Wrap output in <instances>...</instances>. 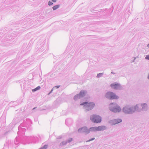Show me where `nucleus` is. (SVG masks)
Masks as SVG:
<instances>
[{
    "mask_svg": "<svg viewBox=\"0 0 149 149\" xmlns=\"http://www.w3.org/2000/svg\"><path fill=\"white\" fill-rule=\"evenodd\" d=\"M86 92L84 91H81L79 93L77 94L74 97V99L76 100L78 99H79L81 97L84 96L86 94Z\"/></svg>",
    "mask_w": 149,
    "mask_h": 149,
    "instance_id": "0eeeda50",
    "label": "nucleus"
},
{
    "mask_svg": "<svg viewBox=\"0 0 149 149\" xmlns=\"http://www.w3.org/2000/svg\"><path fill=\"white\" fill-rule=\"evenodd\" d=\"M145 58L146 59L149 60V54L146 55Z\"/></svg>",
    "mask_w": 149,
    "mask_h": 149,
    "instance_id": "4468645a",
    "label": "nucleus"
},
{
    "mask_svg": "<svg viewBox=\"0 0 149 149\" xmlns=\"http://www.w3.org/2000/svg\"><path fill=\"white\" fill-rule=\"evenodd\" d=\"M148 79H149V75L148 76Z\"/></svg>",
    "mask_w": 149,
    "mask_h": 149,
    "instance_id": "412c9836",
    "label": "nucleus"
},
{
    "mask_svg": "<svg viewBox=\"0 0 149 149\" xmlns=\"http://www.w3.org/2000/svg\"><path fill=\"white\" fill-rule=\"evenodd\" d=\"M72 138H70L69 139V142H70L71 141H72Z\"/></svg>",
    "mask_w": 149,
    "mask_h": 149,
    "instance_id": "f3484780",
    "label": "nucleus"
},
{
    "mask_svg": "<svg viewBox=\"0 0 149 149\" xmlns=\"http://www.w3.org/2000/svg\"><path fill=\"white\" fill-rule=\"evenodd\" d=\"M142 107V109H143L147 107V105L146 104H143L141 105H136L134 107L128 108L125 107L123 109V111L126 114L131 113L134 112L136 110H138L139 107Z\"/></svg>",
    "mask_w": 149,
    "mask_h": 149,
    "instance_id": "f257e3e1",
    "label": "nucleus"
},
{
    "mask_svg": "<svg viewBox=\"0 0 149 149\" xmlns=\"http://www.w3.org/2000/svg\"><path fill=\"white\" fill-rule=\"evenodd\" d=\"M53 4V3L52 2H51L50 1H49V3H48L49 5L51 6V5H52Z\"/></svg>",
    "mask_w": 149,
    "mask_h": 149,
    "instance_id": "2eb2a0df",
    "label": "nucleus"
},
{
    "mask_svg": "<svg viewBox=\"0 0 149 149\" xmlns=\"http://www.w3.org/2000/svg\"><path fill=\"white\" fill-rule=\"evenodd\" d=\"M59 5H55V6H54L52 8L54 10H56V9H57V8H59Z\"/></svg>",
    "mask_w": 149,
    "mask_h": 149,
    "instance_id": "f8f14e48",
    "label": "nucleus"
},
{
    "mask_svg": "<svg viewBox=\"0 0 149 149\" xmlns=\"http://www.w3.org/2000/svg\"><path fill=\"white\" fill-rule=\"evenodd\" d=\"M107 97L110 99H117L118 98V97L115 94L112 92H107L106 95Z\"/></svg>",
    "mask_w": 149,
    "mask_h": 149,
    "instance_id": "39448f33",
    "label": "nucleus"
},
{
    "mask_svg": "<svg viewBox=\"0 0 149 149\" xmlns=\"http://www.w3.org/2000/svg\"><path fill=\"white\" fill-rule=\"evenodd\" d=\"M110 86L111 88L114 89H118L120 88V86L118 83H114L112 84Z\"/></svg>",
    "mask_w": 149,
    "mask_h": 149,
    "instance_id": "1a4fd4ad",
    "label": "nucleus"
},
{
    "mask_svg": "<svg viewBox=\"0 0 149 149\" xmlns=\"http://www.w3.org/2000/svg\"><path fill=\"white\" fill-rule=\"evenodd\" d=\"M91 120L94 123H98L101 121V118L96 115H93L90 117Z\"/></svg>",
    "mask_w": 149,
    "mask_h": 149,
    "instance_id": "20e7f679",
    "label": "nucleus"
},
{
    "mask_svg": "<svg viewBox=\"0 0 149 149\" xmlns=\"http://www.w3.org/2000/svg\"><path fill=\"white\" fill-rule=\"evenodd\" d=\"M105 127L104 126H99L98 127H91L90 129V132H96L97 131H101L104 130Z\"/></svg>",
    "mask_w": 149,
    "mask_h": 149,
    "instance_id": "423d86ee",
    "label": "nucleus"
},
{
    "mask_svg": "<svg viewBox=\"0 0 149 149\" xmlns=\"http://www.w3.org/2000/svg\"><path fill=\"white\" fill-rule=\"evenodd\" d=\"M81 105H84L85 107L87 110L89 111L93 109L95 106V104L93 102H85L80 104Z\"/></svg>",
    "mask_w": 149,
    "mask_h": 149,
    "instance_id": "f03ea898",
    "label": "nucleus"
},
{
    "mask_svg": "<svg viewBox=\"0 0 149 149\" xmlns=\"http://www.w3.org/2000/svg\"><path fill=\"white\" fill-rule=\"evenodd\" d=\"M102 73H99V74H98L97 77H100L102 75Z\"/></svg>",
    "mask_w": 149,
    "mask_h": 149,
    "instance_id": "ddd939ff",
    "label": "nucleus"
},
{
    "mask_svg": "<svg viewBox=\"0 0 149 149\" xmlns=\"http://www.w3.org/2000/svg\"><path fill=\"white\" fill-rule=\"evenodd\" d=\"M59 86H55V87H56L57 88H58Z\"/></svg>",
    "mask_w": 149,
    "mask_h": 149,
    "instance_id": "6ab92c4d",
    "label": "nucleus"
},
{
    "mask_svg": "<svg viewBox=\"0 0 149 149\" xmlns=\"http://www.w3.org/2000/svg\"><path fill=\"white\" fill-rule=\"evenodd\" d=\"M110 110L114 112H119L121 110L120 107L116 104L111 103L110 104Z\"/></svg>",
    "mask_w": 149,
    "mask_h": 149,
    "instance_id": "7ed1b4c3",
    "label": "nucleus"
},
{
    "mask_svg": "<svg viewBox=\"0 0 149 149\" xmlns=\"http://www.w3.org/2000/svg\"><path fill=\"white\" fill-rule=\"evenodd\" d=\"M40 88V86H38L35 89H33L32 90L33 92H34L37 91L38 90H39Z\"/></svg>",
    "mask_w": 149,
    "mask_h": 149,
    "instance_id": "9b49d317",
    "label": "nucleus"
},
{
    "mask_svg": "<svg viewBox=\"0 0 149 149\" xmlns=\"http://www.w3.org/2000/svg\"><path fill=\"white\" fill-rule=\"evenodd\" d=\"M122 121V120L120 119H114L111 122V123L112 125H114Z\"/></svg>",
    "mask_w": 149,
    "mask_h": 149,
    "instance_id": "9d476101",
    "label": "nucleus"
},
{
    "mask_svg": "<svg viewBox=\"0 0 149 149\" xmlns=\"http://www.w3.org/2000/svg\"><path fill=\"white\" fill-rule=\"evenodd\" d=\"M147 46H148V47H149V44Z\"/></svg>",
    "mask_w": 149,
    "mask_h": 149,
    "instance_id": "aec40b11",
    "label": "nucleus"
},
{
    "mask_svg": "<svg viewBox=\"0 0 149 149\" xmlns=\"http://www.w3.org/2000/svg\"><path fill=\"white\" fill-rule=\"evenodd\" d=\"M52 1L54 2H56V0H52Z\"/></svg>",
    "mask_w": 149,
    "mask_h": 149,
    "instance_id": "a211bd4d",
    "label": "nucleus"
},
{
    "mask_svg": "<svg viewBox=\"0 0 149 149\" xmlns=\"http://www.w3.org/2000/svg\"><path fill=\"white\" fill-rule=\"evenodd\" d=\"M78 131L80 132L86 133H88L90 132L89 129H88L86 127H84L82 128L79 129Z\"/></svg>",
    "mask_w": 149,
    "mask_h": 149,
    "instance_id": "6e6552de",
    "label": "nucleus"
},
{
    "mask_svg": "<svg viewBox=\"0 0 149 149\" xmlns=\"http://www.w3.org/2000/svg\"><path fill=\"white\" fill-rule=\"evenodd\" d=\"M95 139V138H92L90 140H88V141H86V142H89V141H92V140H94Z\"/></svg>",
    "mask_w": 149,
    "mask_h": 149,
    "instance_id": "dca6fc26",
    "label": "nucleus"
}]
</instances>
